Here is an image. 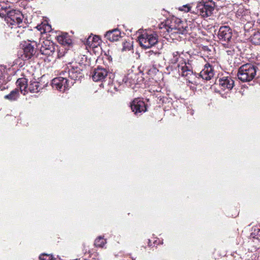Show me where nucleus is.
Returning <instances> with one entry per match:
<instances>
[{"label":"nucleus","mask_w":260,"mask_h":260,"mask_svg":"<svg viewBox=\"0 0 260 260\" xmlns=\"http://www.w3.org/2000/svg\"><path fill=\"white\" fill-rule=\"evenodd\" d=\"M253 238L260 240V228H254L251 233Z\"/></svg>","instance_id":"25"},{"label":"nucleus","mask_w":260,"mask_h":260,"mask_svg":"<svg viewBox=\"0 0 260 260\" xmlns=\"http://www.w3.org/2000/svg\"><path fill=\"white\" fill-rule=\"evenodd\" d=\"M106 243V240L102 237H99L95 239L94 245L96 247H102Z\"/></svg>","instance_id":"23"},{"label":"nucleus","mask_w":260,"mask_h":260,"mask_svg":"<svg viewBox=\"0 0 260 260\" xmlns=\"http://www.w3.org/2000/svg\"><path fill=\"white\" fill-rule=\"evenodd\" d=\"M43 27L44 32H50L51 30V26L50 25L48 24H44Z\"/></svg>","instance_id":"29"},{"label":"nucleus","mask_w":260,"mask_h":260,"mask_svg":"<svg viewBox=\"0 0 260 260\" xmlns=\"http://www.w3.org/2000/svg\"><path fill=\"white\" fill-rule=\"evenodd\" d=\"M108 75V71L102 68L95 69L92 75V79L95 82L106 81Z\"/></svg>","instance_id":"12"},{"label":"nucleus","mask_w":260,"mask_h":260,"mask_svg":"<svg viewBox=\"0 0 260 260\" xmlns=\"http://www.w3.org/2000/svg\"><path fill=\"white\" fill-rule=\"evenodd\" d=\"M23 59H28L34 55L35 53V49L30 43H26L23 46Z\"/></svg>","instance_id":"18"},{"label":"nucleus","mask_w":260,"mask_h":260,"mask_svg":"<svg viewBox=\"0 0 260 260\" xmlns=\"http://www.w3.org/2000/svg\"><path fill=\"white\" fill-rule=\"evenodd\" d=\"M99 40V38L98 36H95L92 37L90 36L87 39V42L88 44V45L90 46H94L95 45H92V44H90L91 41H93L95 43H98Z\"/></svg>","instance_id":"27"},{"label":"nucleus","mask_w":260,"mask_h":260,"mask_svg":"<svg viewBox=\"0 0 260 260\" xmlns=\"http://www.w3.org/2000/svg\"><path fill=\"white\" fill-rule=\"evenodd\" d=\"M160 28H164L171 35H174L176 34H186L188 27L185 23H183L179 19L172 18L167 20L165 23H162L160 25Z\"/></svg>","instance_id":"3"},{"label":"nucleus","mask_w":260,"mask_h":260,"mask_svg":"<svg viewBox=\"0 0 260 260\" xmlns=\"http://www.w3.org/2000/svg\"><path fill=\"white\" fill-rule=\"evenodd\" d=\"M19 89L15 88L12 90L9 94L5 95L4 98L10 101H15L19 98Z\"/></svg>","instance_id":"21"},{"label":"nucleus","mask_w":260,"mask_h":260,"mask_svg":"<svg viewBox=\"0 0 260 260\" xmlns=\"http://www.w3.org/2000/svg\"><path fill=\"white\" fill-rule=\"evenodd\" d=\"M257 67L250 63H246L241 66L238 70V79L243 82L252 80L256 76Z\"/></svg>","instance_id":"4"},{"label":"nucleus","mask_w":260,"mask_h":260,"mask_svg":"<svg viewBox=\"0 0 260 260\" xmlns=\"http://www.w3.org/2000/svg\"><path fill=\"white\" fill-rule=\"evenodd\" d=\"M82 76V70L79 68L68 67L61 72L59 77L52 80V86L61 92H64L74 84L68 78L75 81L80 79Z\"/></svg>","instance_id":"1"},{"label":"nucleus","mask_w":260,"mask_h":260,"mask_svg":"<svg viewBox=\"0 0 260 260\" xmlns=\"http://www.w3.org/2000/svg\"><path fill=\"white\" fill-rule=\"evenodd\" d=\"M139 76L140 74L131 73L128 74L126 77H125L123 81L129 86L137 84L140 82V81H139Z\"/></svg>","instance_id":"16"},{"label":"nucleus","mask_w":260,"mask_h":260,"mask_svg":"<svg viewBox=\"0 0 260 260\" xmlns=\"http://www.w3.org/2000/svg\"><path fill=\"white\" fill-rule=\"evenodd\" d=\"M214 5L212 1L199 3L197 6L198 12L203 17H208L211 15L214 10Z\"/></svg>","instance_id":"10"},{"label":"nucleus","mask_w":260,"mask_h":260,"mask_svg":"<svg viewBox=\"0 0 260 260\" xmlns=\"http://www.w3.org/2000/svg\"><path fill=\"white\" fill-rule=\"evenodd\" d=\"M64 52L63 51L61 52L60 50H59L57 52H55V54L53 56H52V57H54L55 59L59 58H60L61 57L63 56L64 55Z\"/></svg>","instance_id":"28"},{"label":"nucleus","mask_w":260,"mask_h":260,"mask_svg":"<svg viewBox=\"0 0 260 260\" xmlns=\"http://www.w3.org/2000/svg\"><path fill=\"white\" fill-rule=\"evenodd\" d=\"M180 11H184L186 12H188L190 10V8L186 5H184L179 8Z\"/></svg>","instance_id":"30"},{"label":"nucleus","mask_w":260,"mask_h":260,"mask_svg":"<svg viewBox=\"0 0 260 260\" xmlns=\"http://www.w3.org/2000/svg\"><path fill=\"white\" fill-rule=\"evenodd\" d=\"M40 260H53V256L52 255L43 253L39 256Z\"/></svg>","instance_id":"26"},{"label":"nucleus","mask_w":260,"mask_h":260,"mask_svg":"<svg viewBox=\"0 0 260 260\" xmlns=\"http://www.w3.org/2000/svg\"><path fill=\"white\" fill-rule=\"evenodd\" d=\"M122 45V51L130 50L133 47L132 43L131 41H125L123 42Z\"/></svg>","instance_id":"24"},{"label":"nucleus","mask_w":260,"mask_h":260,"mask_svg":"<svg viewBox=\"0 0 260 260\" xmlns=\"http://www.w3.org/2000/svg\"><path fill=\"white\" fill-rule=\"evenodd\" d=\"M46 85L47 84H43L39 82L31 81L28 86V91H29L31 93H38L41 89H43Z\"/></svg>","instance_id":"15"},{"label":"nucleus","mask_w":260,"mask_h":260,"mask_svg":"<svg viewBox=\"0 0 260 260\" xmlns=\"http://www.w3.org/2000/svg\"><path fill=\"white\" fill-rule=\"evenodd\" d=\"M131 109L136 115H140L146 111L145 103L140 99H135L131 105Z\"/></svg>","instance_id":"11"},{"label":"nucleus","mask_w":260,"mask_h":260,"mask_svg":"<svg viewBox=\"0 0 260 260\" xmlns=\"http://www.w3.org/2000/svg\"><path fill=\"white\" fill-rule=\"evenodd\" d=\"M57 40L60 44L64 46H69L72 44V40L67 32H62L57 37Z\"/></svg>","instance_id":"19"},{"label":"nucleus","mask_w":260,"mask_h":260,"mask_svg":"<svg viewBox=\"0 0 260 260\" xmlns=\"http://www.w3.org/2000/svg\"><path fill=\"white\" fill-rule=\"evenodd\" d=\"M219 86L221 90L220 94L224 98L229 96V91L234 86V81L231 77H223L218 80Z\"/></svg>","instance_id":"7"},{"label":"nucleus","mask_w":260,"mask_h":260,"mask_svg":"<svg viewBox=\"0 0 260 260\" xmlns=\"http://www.w3.org/2000/svg\"><path fill=\"white\" fill-rule=\"evenodd\" d=\"M140 45L144 49L152 47L158 42V36L155 32L143 31L138 37Z\"/></svg>","instance_id":"5"},{"label":"nucleus","mask_w":260,"mask_h":260,"mask_svg":"<svg viewBox=\"0 0 260 260\" xmlns=\"http://www.w3.org/2000/svg\"><path fill=\"white\" fill-rule=\"evenodd\" d=\"M217 36L220 42L226 47L231 42L233 32L229 26H222L219 28Z\"/></svg>","instance_id":"9"},{"label":"nucleus","mask_w":260,"mask_h":260,"mask_svg":"<svg viewBox=\"0 0 260 260\" xmlns=\"http://www.w3.org/2000/svg\"><path fill=\"white\" fill-rule=\"evenodd\" d=\"M182 54V53L179 51L172 52L171 57L170 58V62L172 64H176L178 62L179 73L182 76L186 77L189 82H191V81L190 79L194 77L191 67L189 63H186L184 59L180 56Z\"/></svg>","instance_id":"2"},{"label":"nucleus","mask_w":260,"mask_h":260,"mask_svg":"<svg viewBox=\"0 0 260 260\" xmlns=\"http://www.w3.org/2000/svg\"><path fill=\"white\" fill-rule=\"evenodd\" d=\"M236 16L243 21L249 22L251 20L250 11L242 7L239 8L236 13Z\"/></svg>","instance_id":"17"},{"label":"nucleus","mask_w":260,"mask_h":260,"mask_svg":"<svg viewBox=\"0 0 260 260\" xmlns=\"http://www.w3.org/2000/svg\"><path fill=\"white\" fill-rule=\"evenodd\" d=\"M23 15L20 11L16 10L9 11L7 13L5 20L10 26L21 27L23 26Z\"/></svg>","instance_id":"6"},{"label":"nucleus","mask_w":260,"mask_h":260,"mask_svg":"<svg viewBox=\"0 0 260 260\" xmlns=\"http://www.w3.org/2000/svg\"><path fill=\"white\" fill-rule=\"evenodd\" d=\"M214 75V73L213 68L209 64H206L204 69L200 73L201 77L206 80H210Z\"/></svg>","instance_id":"13"},{"label":"nucleus","mask_w":260,"mask_h":260,"mask_svg":"<svg viewBox=\"0 0 260 260\" xmlns=\"http://www.w3.org/2000/svg\"><path fill=\"white\" fill-rule=\"evenodd\" d=\"M42 54L48 56H53L55 54L56 48L54 44L49 40H43L40 44L37 45Z\"/></svg>","instance_id":"8"},{"label":"nucleus","mask_w":260,"mask_h":260,"mask_svg":"<svg viewBox=\"0 0 260 260\" xmlns=\"http://www.w3.org/2000/svg\"><path fill=\"white\" fill-rule=\"evenodd\" d=\"M16 84L17 88L19 89V92H21L23 95H26L28 93V84L27 80L25 78H19L16 82Z\"/></svg>","instance_id":"14"},{"label":"nucleus","mask_w":260,"mask_h":260,"mask_svg":"<svg viewBox=\"0 0 260 260\" xmlns=\"http://www.w3.org/2000/svg\"><path fill=\"white\" fill-rule=\"evenodd\" d=\"M251 41L255 45H260V32H255L251 37Z\"/></svg>","instance_id":"22"},{"label":"nucleus","mask_w":260,"mask_h":260,"mask_svg":"<svg viewBox=\"0 0 260 260\" xmlns=\"http://www.w3.org/2000/svg\"><path fill=\"white\" fill-rule=\"evenodd\" d=\"M120 35V32L118 29H114L112 30L108 31L105 35L106 38L110 41H117Z\"/></svg>","instance_id":"20"}]
</instances>
